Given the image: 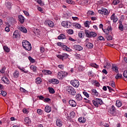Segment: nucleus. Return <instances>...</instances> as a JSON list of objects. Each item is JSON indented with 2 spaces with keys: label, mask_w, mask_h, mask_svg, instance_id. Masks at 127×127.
<instances>
[{
  "label": "nucleus",
  "mask_w": 127,
  "mask_h": 127,
  "mask_svg": "<svg viewBox=\"0 0 127 127\" xmlns=\"http://www.w3.org/2000/svg\"><path fill=\"white\" fill-rule=\"evenodd\" d=\"M22 46L25 50H27V51H30L32 48L31 44H30L27 40H23Z\"/></svg>",
  "instance_id": "nucleus-1"
},
{
  "label": "nucleus",
  "mask_w": 127,
  "mask_h": 127,
  "mask_svg": "<svg viewBox=\"0 0 127 127\" xmlns=\"http://www.w3.org/2000/svg\"><path fill=\"white\" fill-rule=\"evenodd\" d=\"M66 91L69 95H71V96H75L76 95V89L71 86L66 87Z\"/></svg>",
  "instance_id": "nucleus-2"
},
{
  "label": "nucleus",
  "mask_w": 127,
  "mask_h": 127,
  "mask_svg": "<svg viewBox=\"0 0 127 127\" xmlns=\"http://www.w3.org/2000/svg\"><path fill=\"white\" fill-rule=\"evenodd\" d=\"M67 72L61 71L58 72L57 77L58 79H60V80H62L63 79H64V77L67 76Z\"/></svg>",
  "instance_id": "nucleus-3"
},
{
  "label": "nucleus",
  "mask_w": 127,
  "mask_h": 127,
  "mask_svg": "<svg viewBox=\"0 0 127 127\" xmlns=\"http://www.w3.org/2000/svg\"><path fill=\"white\" fill-rule=\"evenodd\" d=\"M70 84L73 86V87H74L75 88H78L79 86L80 85V83L79 82V81L77 79H72L70 81Z\"/></svg>",
  "instance_id": "nucleus-4"
},
{
  "label": "nucleus",
  "mask_w": 127,
  "mask_h": 127,
  "mask_svg": "<svg viewBox=\"0 0 127 127\" xmlns=\"http://www.w3.org/2000/svg\"><path fill=\"white\" fill-rule=\"evenodd\" d=\"M62 26H64V27L69 28V27H71L72 24L71 23V22L67 21H64L62 22Z\"/></svg>",
  "instance_id": "nucleus-5"
},
{
  "label": "nucleus",
  "mask_w": 127,
  "mask_h": 127,
  "mask_svg": "<svg viewBox=\"0 0 127 127\" xmlns=\"http://www.w3.org/2000/svg\"><path fill=\"white\" fill-rule=\"evenodd\" d=\"M45 24L46 25H48L49 27H54V23L50 20H46Z\"/></svg>",
  "instance_id": "nucleus-6"
},
{
  "label": "nucleus",
  "mask_w": 127,
  "mask_h": 127,
  "mask_svg": "<svg viewBox=\"0 0 127 127\" xmlns=\"http://www.w3.org/2000/svg\"><path fill=\"white\" fill-rule=\"evenodd\" d=\"M116 111V107H115V106L112 105L109 112L111 115H112V116H115Z\"/></svg>",
  "instance_id": "nucleus-7"
},
{
  "label": "nucleus",
  "mask_w": 127,
  "mask_h": 127,
  "mask_svg": "<svg viewBox=\"0 0 127 127\" xmlns=\"http://www.w3.org/2000/svg\"><path fill=\"white\" fill-rule=\"evenodd\" d=\"M1 80L4 84H7V85H8L9 83H10V81H9L8 78L6 77V76H3L1 78Z\"/></svg>",
  "instance_id": "nucleus-8"
},
{
  "label": "nucleus",
  "mask_w": 127,
  "mask_h": 127,
  "mask_svg": "<svg viewBox=\"0 0 127 127\" xmlns=\"http://www.w3.org/2000/svg\"><path fill=\"white\" fill-rule=\"evenodd\" d=\"M110 18H111V20H113V21L114 23H116V22H117V21H118V17H117V16H116L115 15V13L111 15Z\"/></svg>",
  "instance_id": "nucleus-9"
},
{
  "label": "nucleus",
  "mask_w": 127,
  "mask_h": 127,
  "mask_svg": "<svg viewBox=\"0 0 127 127\" xmlns=\"http://www.w3.org/2000/svg\"><path fill=\"white\" fill-rule=\"evenodd\" d=\"M75 99L78 102H80V101H82V100H83V97H82V95H81L80 93H78L75 95Z\"/></svg>",
  "instance_id": "nucleus-10"
},
{
  "label": "nucleus",
  "mask_w": 127,
  "mask_h": 127,
  "mask_svg": "<svg viewBox=\"0 0 127 127\" xmlns=\"http://www.w3.org/2000/svg\"><path fill=\"white\" fill-rule=\"evenodd\" d=\"M73 47L74 49L77 51H81V50H83V47L80 45H75L73 46Z\"/></svg>",
  "instance_id": "nucleus-11"
},
{
  "label": "nucleus",
  "mask_w": 127,
  "mask_h": 127,
  "mask_svg": "<svg viewBox=\"0 0 127 127\" xmlns=\"http://www.w3.org/2000/svg\"><path fill=\"white\" fill-rule=\"evenodd\" d=\"M17 29H19L20 31H22V32H23L24 33H27V30H26V28L24 27H17Z\"/></svg>",
  "instance_id": "nucleus-12"
},
{
  "label": "nucleus",
  "mask_w": 127,
  "mask_h": 127,
  "mask_svg": "<svg viewBox=\"0 0 127 127\" xmlns=\"http://www.w3.org/2000/svg\"><path fill=\"white\" fill-rule=\"evenodd\" d=\"M56 125L57 127H61L63 126V123L60 119H57L56 121Z\"/></svg>",
  "instance_id": "nucleus-13"
},
{
  "label": "nucleus",
  "mask_w": 127,
  "mask_h": 127,
  "mask_svg": "<svg viewBox=\"0 0 127 127\" xmlns=\"http://www.w3.org/2000/svg\"><path fill=\"white\" fill-rule=\"evenodd\" d=\"M62 48L64 50L67 51V52H71V51H72V50L70 49V48H68L66 45H63Z\"/></svg>",
  "instance_id": "nucleus-14"
},
{
  "label": "nucleus",
  "mask_w": 127,
  "mask_h": 127,
  "mask_svg": "<svg viewBox=\"0 0 127 127\" xmlns=\"http://www.w3.org/2000/svg\"><path fill=\"white\" fill-rule=\"evenodd\" d=\"M91 93L92 95H94V96H96V97H98L99 96V93H98V91L96 89H92L91 90Z\"/></svg>",
  "instance_id": "nucleus-15"
},
{
  "label": "nucleus",
  "mask_w": 127,
  "mask_h": 127,
  "mask_svg": "<svg viewBox=\"0 0 127 127\" xmlns=\"http://www.w3.org/2000/svg\"><path fill=\"white\" fill-rule=\"evenodd\" d=\"M78 122L81 124H84L86 123V119L84 117H80L78 119Z\"/></svg>",
  "instance_id": "nucleus-16"
},
{
  "label": "nucleus",
  "mask_w": 127,
  "mask_h": 127,
  "mask_svg": "<svg viewBox=\"0 0 127 127\" xmlns=\"http://www.w3.org/2000/svg\"><path fill=\"white\" fill-rule=\"evenodd\" d=\"M112 69L113 71H114V72H116V73L119 72V69H118V66H116V65L113 64L112 66Z\"/></svg>",
  "instance_id": "nucleus-17"
},
{
  "label": "nucleus",
  "mask_w": 127,
  "mask_h": 127,
  "mask_svg": "<svg viewBox=\"0 0 127 127\" xmlns=\"http://www.w3.org/2000/svg\"><path fill=\"white\" fill-rule=\"evenodd\" d=\"M69 104L71 106V107H76V102L74 100H69Z\"/></svg>",
  "instance_id": "nucleus-18"
},
{
  "label": "nucleus",
  "mask_w": 127,
  "mask_h": 127,
  "mask_svg": "<svg viewBox=\"0 0 127 127\" xmlns=\"http://www.w3.org/2000/svg\"><path fill=\"white\" fill-rule=\"evenodd\" d=\"M18 17L20 23H23L24 22V17H23V16L22 15H19Z\"/></svg>",
  "instance_id": "nucleus-19"
},
{
  "label": "nucleus",
  "mask_w": 127,
  "mask_h": 127,
  "mask_svg": "<svg viewBox=\"0 0 127 127\" xmlns=\"http://www.w3.org/2000/svg\"><path fill=\"white\" fill-rule=\"evenodd\" d=\"M19 36L20 35L19 34H18V31H15L13 34V37H14V38H17V37H19Z\"/></svg>",
  "instance_id": "nucleus-20"
},
{
  "label": "nucleus",
  "mask_w": 127,
  "mask_h": 127,
  "mask_svg": "<svg viewBox=\"0 0 127 127\" xmlns=\"http://www.w3.org/2000/svg\"><path fill=\"white\" fill-rule=\"evenodd\" d=\"M42 82V79L40 77H37L36 78L35 83L38 85V84H41Z\"/></svg>",
  "instance_id": "nucleus-21"
},
{
  "label": "nucleus",
  "mask_w": 127,
  "mask_h": 127,
  "mask_svg": "<svg viewBox=\"0 0 127 127\" xmlns=\"http://www.w3.org/2000/svg\"><path fill=\"white\" fill-rule=\"evenodd\" d=\"M45 111L46 112V113H50V112H51V108L50 107V106H46Z\"/></svg>",
  "instance_id": "nucleus-22"
},
{
  "label": "nucleus",
  "mask_w": 127,
  "mask_h": 127,
  "mask_svg": "<svg viewBox=\"0 0 127 127\" xmlns=\"http://www.w3.org/2000/svg\"><path fill=\"white\" fill-rule=\"evenodd\" d=\"M86 46L87 48H89V49H92V48L94 47V45L91 43H88L86 45Z\"/></svg>",
  "instance_id": "nucleus-23"
},
{
  "label": "nucleus",
  "mask_w": 127,
  "mask_h": 127,
  "mask_svg": "<svg viewBox=\"0 0 127 127\" xmlns=\"http://www.w3.org/2000/svg\"><path fill=\"white\" fill-rule=\"evenodd\" d=\"M3 49L4 51H5V52H7V53H8V52L10 51V49H9V48L7 47V46H4L3 47Z\"/></svg>",
  "instance_id": "nucleus-24"
},
{
  "label": "nucleus",
  "mask_w": 127,
  "mask_h": 127,
  "mask_svg": "<svg viewBox=\"0 0 127 127\" xmlns=\"http://www.w3.org/2000/svg\"><path fill=\"white\" fill-rule=\"evenodd\" d=\"M97 36V33H95L94 32H90L89 35V38L92 37H96Z\"/></svg>",
  "instance_id": "nucleus-25"
},
{
  "label": "nucleus",
  "mask_w": 127,
  "mask_h": 127,
  "mask_svg": "<svg viewBox=\"0 0 127 127\" xmlns=\"http://www.w3.org/2000/svg\"><path fill=\"white\" fill-rule=\"evenodd\" d=\"M13 76L14 78H18V77L19 76V71L15 70L14 71V73H13Z\"/></svg>",
  "instance_id": "nucleus-26"
},
{
  "label": "nucleus",
  "mask_w": 127,
  "mask_h": 127,
  "mask_svg": "<svg viewBox=\"0 0 127 127\" xmlns=\"http://www.w3.org/2000/svg\"><path fill=\"white\" fill-rule=\"evenodd\" d=\"M51 82L54 84H59V80L57 79H53L51 80Z\"/></svg>",
  "instance_id": "nucleus-27"
},
{
  "label": "nucleus",
  "mask_w": 127,
  "mask_h": 127,
  "mask_svg": "<svg viewBox=\"0 0 127 127\" xmlns=\"http://www.w3.org/2000/svg\"><path fill=\"white\" fill-rule=\"evenodd\" d=\"M18 69H19V70H20V71H21V72H24V73H25L26 74H27V73H28V70L25 71V69L23 67L18 66Z\"/></svg>",
  "instance_id": "nucleus-28"
},
{
  "label": "nucleus",
  "mask_w": 127,
  "mask_h": 127,
  "mask_svg": "<svg viewBox=\"0 0 127 127\" xmlns=\"http://www.w3.org/2000/svg\"><path fill=\"white\" fill-rule=\"evenodd\" d=\"M116 105L118 107V108H121L122 107V102L120 100H117Z\"/></svg>",
  "instance_id": "nucleus-29"
},
{
  "label": "nucleus",
  "mask_w": 127,
  "mask_h": 127,
  "mask_svg": "<svg viewBox=\"0 0 127 127\" xmlns=\"http://www.w3.org/2000/svg\"><path fill=\"white\" fill-rule=\"evenodd\" d=\"M84 34H85V32H84V31H80L78 33V37H79V38H82V37H83V36H84Z\"/></svg>",
  "instance_id": "nucleus-30"
},
{
  "label": "nucleus",
  "mask_w": 127,
  "mask_h": 127,
  "mask_svg": "<svg viewBox=\"0 0 127 127\" xmlns=\"http://www.w3.org/2000/svg\"><path fill=\"white\" fill-rule=\"evenodd\" d=\"M66 36L65 35L62 34L58 37V39H65Z\"/></svg>",
  "instance_id": "nucleus-31"
},
{
  "label": "nucleus",
  "mask_w": 127,
  "mask_h": 127,
  "mask_svg": "<svg viewBox=\"0 0 127 127\" xmlns=\"http://www.w3.org/2000/svg\"><path fill=\"white\" fill-rule=\"evenodd\" d=\"M90 32L88 30H84V33L86 35V37H88V38L90 37Z\"/></svg>",
  "instance_id": "nucleus-32"
},
{
  "label": "nucleus",
  "mask_w": 127,
  "mask_h": 127,
  "mask_svg": "<svg viewBox=\"0 0 127 127\" xmlns=\"http://www.w3.org/2000/svg\"><path fill=\"white\" fill-rule=\"evenodd\" d=\"M95 100H96L97 104L99 105H103V100H102V99L100 98H96Z\"/></svg>",
  "instance_id": "nucleus-33"
},
{
  "label": "nucleus",
  "mask_w": 127,
  "mask_h": 127,
  "mask_svg": "<svg viewBox=\"0 0 127 127\" xmlns=\"http://www.w3.org/2000/svg\"><path fill=\"white\" fill-rule=\"evenodd\" d=\"M119 23L120 25L119 26V28L121 31H123L124 30V26L123 25L122 21H120Z\"/></svg>",
  "instance_id": "nucleus-34"
},
{
  "label": "nucleus",
  "mask_w": 127,
  "mask_h": 127,
  "mask_svg": "<svg viewBox=\"0 0 127 127\" xmlns=\"http://www.w3.org/2000/svg\"><path fill=\"white\" fill-rule=\"evenodd\" d=\"M109 85L113 87V88H116V83L114 81H110L109 82Z\"/></svg>",
  "instance_id": "nucleus-35"
},
{
  "label": "nucleus",
  "mask_w": 127,
  "mask_h": 127,
  "mask_svg": "<svg viewBox=\"0 0 127 127\" xmlns=\"http://www.w3.org/2000/svg\"><path fill=\"white\" fill-rule=\"evenodd\" d=\"M48 90L50 93V94H54L55 93V91H54V89L52 87H49Z\"/></svg>",
  "instance_id": "nucleus-36"
},
{
  "label": "nucleus",
  "mask_w": 127,
  "mask_h": 127,
  "mask_svg": "<svg viewBox=\"0 0 127 127\" xmlns=\"http://www.w3.org/2000/svg\"><path fill=\"white\" fill-rule=\"evenodd\" d=\"M118 3H120V0H114L112 2L113 5H117Z\"/></svg>",
  "instance_id": "nucleus-37"
},
{
  "label": "nucleus",
  "mask_w": 127,
  "mask_h": 127,
  "mask_svg": "<svg viewBox=\"0 0 127 127\" xmlns=\"http://www.w3.org/2000/svg\"><path fill=\"white\" fill-rule=\"evenodd\" d=\"M6 92L3 91L2 90H0V95H2L3 97H5L6 96Z\"/></svg>",
  "instance_id": "nucleus-38"
},
{
  "label": "nucleus",
  "mask_w": 127,
  "mask_h": 127,
  "mask_svg": "<svg viewBox=\"0 0 127 127\" xmlns=\"http://www.w3.org/2000/svg\"><path fill=\"white\" fill-rule=\"evenodd\" d=\"M44 72L46 75H51V74H52V71L49 70H45Z\"/></svg>",
  "instance_id": "nucleus-39"
},
{
  "label": "nucleus",
  "mask_w": 127,
  "mask_h": 127,
  "mask_svg": "<svg viewBox=\"0 0 127 127\" xmlns=\"http://www.w3.org/2000/svg\"><path fill=\"white\" fill-rule=\"evenodd\" d=\"M24 122L25 124H29V123H30V119H29L28 117H26L24 119Z\"/></svg>",
  "instance_id": "nucleus-40"
},
{
  "label": "nucleus",
  "mask_w": 127,
  "mask_h": 127,
  "mask_svg": "<svg viewBox=\"0 0 127 127\" xmlns=\"http://www.w3.org/2000/svg\"><path fill=\"white\" fill-rule=\"evenodd\" d=\"M30 68L31 70H33L34 72H36V66L35 65H31Z\"/></svg>",
  "instance_id": "nucleus-41"
},
{
  "label": "nucleus",
  "mask_w": 127,
  "mask_h": 127,
  "mask_svg": "<svg viewBox=\"0 0 127 127\" xmlns=\"http://www.w3.org/2000/svg\"><path fill=\"white\" fill-rule=\"evenodd\" d=\"M69 57V55L66 53L63 54V59H67Z\"/></svg>",
  "instance_id": "nucleus-42"
},
{
  "label": "nucleus",
  "mask_w": 127,
  "mask_h": 127,
  "mask_svg": "<svg viewBox=\"0 0 127 127\" xmlns=\"http://www.w3.org/2000/svg\"><path fill=\"white\" fill-rule=\"evenodd\" d=\"M28 59L29 61L31 62V63H34V62H35V60L33 58H32V57H31V56H29L28 57Z\"/></svg>",
  "instance_id": "nucleus-43"
},
{
  "label": "nucleus",
  "mask_w": 127,
  "mask_h": 127,
  "mask_svg": "<svg viewBox=\"0 0 127 127\" xmlns=\"http://www.w3.org/2000/svg\"><path fill=\"white\" fill-rule=\"evenodd\" d=\"M90 65L91 67H94V68H96V69L97 68H99V66L96 64H94V63L91 64Z\"/></svg>",
  "instance_id": "nucleus-44"
},
{
  "label": "nucleus",
  "mask_w": 127,
  "mask_h": 127,
  "mask_svg": "<svg viewBox=\"0 0 127 127\" xmlns=\"http://www.w3.org/2000/svg\"><path fill=\"white\" fill-rule=\"evenodd\" d=\"M93 104L95 107H99V104H98V102H97L96 99L95 100L92 101Z\"/></svg>",
  "instance_id": "nucleus-45"
},
{
  "label": "nucleus",
  "mask_w": 127,
  "mask_h": 127,
  "mask_svg": "<svg viewBox=\"0 0 127 127\" xmlns=\"http://www.w3.org/2000/svg\"><path fill=\"white\" fill-rule=\"evenodd\" d=\"M122 77H123L122 74L118 73L115 76V79H117L118 80V79H120V78H122Z\"/></svg>",
  "instance_id": "nucleus-46"
},
{
  "label": "nucleus",
  "mask_w": 127,
  "mask_h": 127,
  "mask_svg": "<svg viewBox=\"0 0 127 127\" xmlns=\"http://www.w3.org/2000/svg\"><path fill=\"white\" fill-rule=\"evenodd\" d=\"M107 40H113V37H112V35H109V34H107Z\"/></svg>",
  "instance_id": "nucleus-47"
},
{
  "label": "nucleus",
  "mask_w": 127,
  "mask_h": 127,
  "mask_svg": "<svg viewBox=\"0 0 127 127\" xmlns=\"http://www.w3.org/2000/svg\"><path fill=\"white\" fill-rule=\"evenodd\" d=\"M103 14L105 15H108L109 14V11L107 9H103Z\"/></svg>",
  "instance_id": "nucleus-48"
},
{
  "label": "nucleus",
  "mask_w": 127,
  "mask_h": 127,
  "mask_svg": "<svg viewBox=\"0 0 127 127\" xmlns=\"http://www.w3.org/2000/svg\"><path fill=\"white\" fill-rule=\"evenodd\" d=\"M69 116L70 118H74L75 117V112L73 111L70 112Z\"/></svg>",
  "instance_id": "nucleus-49"
},
{
  "label": "nucleus",
  "mask_w": 127,
  "mask_h": 127,
  "mask_svg": "<svg viewBox=\"0 0 127 127\" xmlns=\"http://www.w3.org/2000/svg\"><path fill=\"white\" fill-rule=\"evenodd\" d=\"M58 58L59 59H60L61 60H63L64 61V59H63V55H59L57 56Z\"/></svg>",
  "instance_id": "nucleus-50"
},
{
  "label": "nucleus",
  "mask_w": 127,
  "mask_h": 127,
  "mask_svg": "<svg viewBox=\"0 0 127 127\" xmlns=\"http://www.w3.org/2000/svg\"><path fill=\"white\" fill-rule=\"evenodd\" d=\"M83 95H84L85 97H86V98H89L90 97V96L89 95V94H88V93L86 91H83Z\"/></svg>",
  "instance_id": "nucleus-51"
},
{
  "label": "nucleus",
  "mask_w": 127,
  "mask_h": 127,
  "mask_svg": "<svg viewBox=\"0 0 127 127\" xmlns=\"http://www.w3.org/2000/svg\"><path fill=\"white\" fill-rule=\"evenodd\" d=\"M98 39H99V40H100L101 41H105V38H104L103 36H100L98 37Z\"/></svg>",
  "instance_id": "nucleus-52"
},
{
  "label": "nucleus",
  "mask_w": 127,
  "mask_h": 127,
  "mask_svg": "<svg viewBox=\"0 0 127 127\" xmlns=\"http://www.w3.org/2000/svg\"><path fill=\"white\" fill-rule=\"evenodd\" d=\"M89 22H90L89 21H86L85 22L84 26H85V27H89Z\"/></svg>",
  "instance_id": "nucleus-53"
},
{
  "label": "nucleus",
  "mask_w": 127,
  "mask_h": 127,
  "mask_svg": "<svg viewBox=\"0 0 127 127\" xmlns=\"http://www.w3.org/2000/svg\"><path fill=\"white\" fill-rule=\"evenodd\" d=\"M37 113L39 115H42V114H43V112H42V110L41 109H38L37 111Z\"/></svg>",
  "instance_id": "nucleus-54"
},
{
  "label": "nucleus",
  "mask_w": 127,
  "mask_h": 127,
  "mask_svg": "<svg viewBox=\"0 0 127 127\" xmlns=\"http://www.w3.org/2000/svg\"><path fill=\"white\" fill-rule=\"evenodd\" d=\"M75 27H76V28H81V25L79 23H76L74 25Z\"/></svg>",
  "instance_id": "nucleus-55"
},
{
  "label": "nucleus",
  "mask_w": 127,
  "mask_h": 127,
  "mask_svg": "<svg viewBox=\"0 0 127 127\" xmlns=\"http://www.w3.org/2000/svg\"><path fill=\"white\" fill-rule=\"evenodd\" d=\"M0 72L2 74H3V73H4V72H5V67H2V68L0 70Z\"/></svg>",
  "instance_id": "nucleus-56"
},
{
  "label": "nucleus",
  "mask_w": 127,
  "mask_h": 127,
  "mask_svg": "<svg viewBox=\"0 0 127 127\" xmlns=\"http://www.w3.org/2000/svg\"><path fill=\"white\" fill-rule=\"evenodd\" d=\"M74 32V31H73V30L72 29H69L67 31V33L68 34H73V33Z\"/></svg>",
  "instance_id": "nucleus-57"
},
{
  "label": "nucleus",
  "mask_w": 127,
  "mask_h": 127,
  "mask_svg": "<svg viewBox=\"0 0 127 127\" xmlns=\"http://www.w3.org/2000/svg\"><path fill=\"white\" fill-rule=\"evenodd\" d=\"M7 7H8V8H9V9L11 8V3L8 2L7 3Z\"/></svg>",
  "instance_id": "nucleus-58"
},
{
  "label": "nucleus",
  "mask_w": 127,
  "mask_h": 127,
  "mask_svg": "<svg viewBox=\"0 0 127 127\" xmlns=\"http://www.w3.org/2000/svg\"><path fill=\"white\" fill-rule=\"evenodd\" d=\"M36 1H37L39 4H43V2L41 0H36Z\"/></svg>",
  "instance_id": "nucleus-59"
},
{
  "label": "nucleus",
  "mask_w": 127,
  "mask_h": 127,
  "mask_svg": "<svg viewBox=\"0 0 127 127\" xmlns=\"http://www.w3.org/2000/svg\"><path fill=\"white\" fill-rule=\"evenodd\" d=\"M58 67L60 68V69H64V65L63 64H59L58 65Z\"/></svg>",
  "instance_id": "nucleus-60"
},
{
  "label": "nucleus",
  "mask_w": 127,
  "mask_h": 127,
  "mask_svg": "<svg viewBox=\"0 0 127 127\" xmlns=\"http://www.w3.org/2000/svg\"><path fill=\"white\" fill-rule=\"evenodd\" d=\"M88 75H89V76H90V77H93V76H94L93 71H90L88 72Z\"/></svg>",
  "instance_id": "nucleus-61"
},
{
  "label": "nucleus",
  "mask_w": 127,
  "mask_h": 127,
  "mask_svg": "<svg viewBox=\"0 0 127 127\" xmlns=\"http://www.w3.org/2000/svg\"><path fill=\"white\" fill-rule=\"evenodd\" d=\"M75 56H76L77 59H80V58H81V55H80L79 54H76Z\"/></svg>",
  "instance_id": "nucleus-62"
},
{
  "label": "nucleus",
  "mask_w": 127,
  "mask_h": 127,
  "mask_svg": "<svg viewBox=\"0 0 127 127\" xmlns=\"http://www.w3.org/2000/svg\"><path fill=\"white\" fill-rule=\"evenodd\" d=\"M107 88H108V90H109V92H112V91H114V89H113L112 88V87H111L109 86H107Z\"/></svg>",
  "instance_id": "nucleus-63"
},
{
  "label": "nucleus",
  "mask_w": 127,
  "mask_h": 127,
  "mask_svg": "<svg viewBox=\"0 0 127 127\" xmlns=\"http://www.w3.org/2000/svg\"><path fill=\"white\" fill-rule=\"evenodd\" d=\"M38 98H39V100H43L44 99V97L42 95L38 96Z\"/></svg>",
  "instance_id": "nucleus-64"
}]
</instances>
